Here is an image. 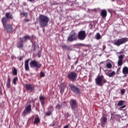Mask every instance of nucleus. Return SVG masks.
<instances>
[{
	"label": "nucleus",
	"instance_id": "obj_1",
	"mask_svg": "<svg viewBox=\"0 0 128 128\" xmlns=\"http://www.w3.org/2000/svg\"><path fill=\"white\" fill-rule=\"evenodd\" d=\"M38 20L40 28H43L48 26L49 22V18L47 16L40 14Z\"/></svg>",
	"mask_w": 128,
	"mask_h": 128
},
{
	"label": "nucleus",
	"instance_id": "obj_2",
	"mask_svg": "<svg viewBox=\"0 0 128 128\" xmlns=\"http://www.w3.org/2000/svg\"><path fill=\"white\" fill-rule=\"evenodd\" d=\"M69 86L71 90L76 95H80L82 94L80 89L74 84H70Z\"/></svg>",
	"mask_w": 128,
	"mask_h": 128
},
{
	"label": "nucleus",
	"instance_id": "obj_3",
	"mask_svg": "<svg viewBox=\"0 0 128 128\" xmlns=\"http://www.w3.org/2000/svg\"><path fill=\"white\" fill-rule=\"evenodd\" d=\"M96 84L100 86H102L104 84L106 83V79H104V76H98L96 78Z\"/></svg>",
	"mask_w": 128,
	"mask_h": 128
},
{
	"label": "nucleus",
	"instance_id": "obj_4",
	"mask_svg": "<svg viewBox=\"0 0 128 128\" xmlns=\"http://www.w3.org/2000/svg\"><path fill=\"white\" fill-rule=\"evenodd\" d=\"M30 68H35L36 70H38L41 68L42 65L41 64H38V62L36 60H32L30 62Z\"/></svg>",
	"mask_w": 128,
	"mask_h": 128
},
{
	"label": "nucleus",
	"instance_id": "obj_5",
	"mask_svg": "<svg viewBox=\"0 0 128 128\" xmlns=\"http://www.w3.org/2000/svg\"><path fill=\"white\" fill-rule=\"evenodd\" d=\"M77 40V36L76 32L74 30H72L70 35L68 38V41L69 42H73Z\"/></svg>",
	"mask_w": 128,
	"mask_h": 128
},
{
	"label": "nucleus",
	"instance_id": "obj_6",
	"mask_svg": "<svg viewBox=\"0 0 128 128\" xmlns=\"http://www.w3.org/2000/svg\"><path fill=\"white\" fill-rule=\"evenodd\" d=\"M128 42V38H120L114 41V45L116 46H120L122 44H123Z\"/></svg>",
	"mask_w": 128,
	"mask_h": 128
},
{
	"label": "nucleus",
	"instance_id": "obj_7",
	"mask_svg": "<svg viewBox=\"0 0 128 128\" xmlns=\"http://www.w3.org/2000/svg\"><path fill=\"white\" fill-rule=\"evenodd\" d=\"M78 74L74 72H71L68 74V78L72 82H74L76 80Z\"/></svg>",
	"mask_w": 128,
	"mask_h": 128
},
{
	"label": "nucleus",
	"instance_id": "obj_8",
	"mask_svg": "<svg viewBox=\"0 0 128 128\" xmlns=\"http://www.w3.org/2000/svg\"><path fill=\"white\" fill-rule=\"evenodd\" d=\"M86 38V34L85 30H80L78 34V39L80 40H84Z\"/></svg>",
	"mask_w": 128,
	"mask_h": 128
},
{
	"label": "nucleus",
	"instance_id": "obj_9",
	"mask_svg": "<svg viewBox=\"0 0 128 128\" xmlns=\"http://www.w3.org/2000/svg\"><path fill=\"white\" fill-rule=\"evenodd\" d=\"M4 30H6V32L8 34H12L13 32V28L10 24H6V25L4 26Z\"/></svg>",
	"mask_w": 128,
	"mask_h": 128
},
{
	"label": "nucleus",
	"instance_id": "obj_10",
	"mask_svg": "<svg viewBox=\"0 0 128 128\" xmlns=\"http://www.w3.org/2000/svg\"><path fill=\"white\" fill-rule=\"evenodd\" d=\"M70 106L72 110L75 111V109L78 106L76 100L72 99L70 101Z\"/></svg>",
	"mask_w": 128,
	"mask_h": 128
},
{
	"label": "nucleus",
	"instance_id": "obj_11",
	"mask_svg": "<svg viewBox=\"0 0 128 128\" xmlns=\"http://www.w3.org/2000/svg\"><path fill=\"white\" fill-rule=\"evenodd\" d=\"M32 106L30 104H28L25 108V110L23 112V114L26 115V114H29L30 113L32 110Z\"/></svg>",
	"mask_w": 128,
	"mask_h": 128
},
{
	"label": "nucleus",
	"instance_id": "obj_12",
	"mask_svg": "<svg viewBox=\"0 0 128 128\" xmlns=\"http://www.w3.org/2000/svg\"><path fill=\"white\" fill-rule=\"evenodd\" d=\"M26 88L28 90H30V92H32L34 90V86H32V84H26Z\"/></svg>",
	"mask_w": 128,
	"mask_h": 128
},
{
	"label": "nucleus",
	"instance_id": "obj_13",
	"mask_svg": "<svg viewBox=\"0 0 128 128\" xmlns=\"http://www.w3.org/2000/svg\"><path fill=\"white\" fill-rule=\"evenodd\" d=\"M100 15L102 19H106L108 15V12L106 10H102Z\"/></svg>",
	"mask_w": 128,
	"mask_h": 128
},
{
	"label": "nucleus",
	"instance_id": "obj_14",
	"mask_svg": "<svg viewBox=\"0 0 128 128\" xmlns=\"http://www.w3.org/2000/svg\"><path fill=\"white\" fill-rule=\"evenodd\" d=\"M125 101L124 100H120L118 103V106H120V108L121 109H123V108H126V106L124 104V105H123L124 104V103Z\"/></svg>",
	"mask_w": 128,
	"mask_h": 128
},
{
	"label": "nucleus",
	"instance_id": "obj_15",
	"mask_svg": "<svg viewBox=\"0 0 128 128\" xmlns=\"http://www.w3.org/2000/svg\"><path fill=\"white\" fill-rule=\"evenodd\" d=\"M107 122V118L106 116H102L101 118V125L104 126Z\"/></svg>",
	"mask_w": 128,
	"mask_h": 128
},
{
	"label": "nucleus",
	"instance_id": "obj_16",
	"mask_svg": "<svg viewBox=\"0 0 128 128\" xmlns=\"http://www.w3.org/2000/svg\"><path fill=\"white\" fill-rule=\"evenodd\" d=\"M30 59L26 60L24 62V68L26 71H30V68L28 66Z\"/></svg>",
	"mask_w": 128,
	"mask_h": 128
},
{
	"label": "nucleus",
	"instance_id": "obj_17",
	"mask_svg": "<svg viewBox=\"0 0 128 128\" xmlns=\"http://www.w3.org/2000/svg\"><path fill=\"white\" fill-rule=\"evenodd\" d=\"M62 48L63 50H69L72 51V49L68 46L66 44H64L62 46Z\"/></svg>",
	"mask_w": 128,
	"mask_h": 128
},
{
	"label": "nucleus",
	"instance_id": "obj_18",
	"mask_svg": "<svg viewBox=\"0 0 128 128\" xmlns=\"http://www.w3.org/2000/svg\"><path fill=\"white\" fill-rule=\"evenodd\" d=\"M6 18H7V20H13L14 17L12 14L10 12H6Z\"/></svg>",
	"mask_w": 128,
	"mask_h": 128
},
{
	"label": "nucleus",
	"instance_id": "obj_19",
	"mask_svg": "<svg viewBox=\"0 0 128 128\" xmlns=\"http://www.w3.org/2000/svg\"><path fill=\"white\" fill-rule=\"evenodd\" d=\"M20 41L18 44V48H23V43L24 40L22 38H20Z\"/></svg>",
	"mask_w": 128,
	"mask_h": 128
},
{
	"label": "nucleus",
	"instance_id": "obj_20",
	"mask_svg": "<svg viewBox=\"0 0 128 128\" xmlns=\"http://www.w3.org/2000/svg\"><path fill=\"white\" fill-rule=\"evenodd\" d=\"M8 22V19L7 18H6V17H3L2 18V24L3 25V26H5L6 25V22Z\"/></svg>",
	"mask_w": 128,
	"mask_h": 128
},
{
	"label": "nucleus",
	"instance_id": "obj_21",
	"mask_svg": "<svg viewBox=\"0 0 128 128\" xmlns=\"http://www.w3.org/2000/svg\"><path fill=\"white\" fill-rule=\"evenodd\" d=\"M10 82H11L10 78L8 76V78L7 82H6V86L8 88H10Z\"/></svg>",
	"mask_w": 128,
	"mask_h": 128
},
{
	"label": "nucleus",
	"instance_id": "obj_22",
	"mask_svg": "<svg viewBox=\"0 0 128 128\" xmlns=\"http://www.w3.org/2000/svg\"><path fill=\"white\" fill-rule=\"evenodd\" d=\"M40 122V118L38 116L36 117L34 120V124L38 125Z\"/></svg>",
	"mask_w": 128,
	"mask_h": 128
},
{
	"label": "nucleus",
	"instance_id": "obj_23",
	"mask_svg": "<svg viewBox=\"0 0 128 128\" xmlns=\"http://www.w3.org/2000/svg\"><path fill=\"white\" fill-rule=\"evenodd\" d=\"M122 72L124 74H128V67H124L123 68Z\"/></svg>",
	"mask_w": 128,
	"mask_h": 128
},
{
	"label": "nucleus",
	"instance_id": "obj_24",
	"mask_svg": "<svg viewBox=\"0 0 128 128\" xmlns=\"http://www.w3.org/2000/svg\"><path fill=\"white\" fill-rule=\"evenodd\" d=\"M106 75L110 78H113L116 75V72L114 71H112V72L107 74Z\"/></svg>",
	"mask_w": 128,
	"mask_h": 128
},
{
	"label": "nucleus",
	"instance_id": "obj_25",
	"mask_svg": "<svg viewBox=\"0 0 128 128\" xmlns=\"http://www.w3.org/2000/svg\"><path fill=\"white\" fill-rule=\"evenodd\" d=\"M24 42H26L27 40H30L31 38L30 36L26 35L24 36Z\"/></svg>",
	"mask_w": 128,
	"mask_h": 128
},
{
	"label": "nucleus",
	"instance_id": "obj_26",
	"mask_svg": "<svg viewBox=\"0 0 128 128\" xmlns=\"http://www.w3.org/2000/svg\"><path fill=\"white\" fill-rule=\"evenodd\" d=\"M96 38L97 40H100L101 38V36L99 33H97L96 36Z\"/></svg>",
	"mask_w": 128,
	"mask_h": 128
},
{
	"label": "nucleus",
	"instance_id": "obj_27",
	"mask_svg": "<svg viewBox=\"0 0 128 128\" xmlns=\"http://www.w3.org/2000/svg\"><path fill=\"white\" fill-rule=\"evenodd\" d=\"M77 46L78 47H81V46L86 47V45L84 44H82V43H78L77 44Z\"/></svg>",
	"mask_w": 128,
	"mask_h": 128
},
{
	"label": "nucleus",
	"instance_id": "obj_28",
	"mask_svg": "<svg viewBox=\"0 0 128 128\" xmlns=\"http://www.w3.org/2000/svg\"><path fill=\"white\" fill-rule=\"evenodd\" d=\"M124 54H121V55L119 56L118 60H123V58H124Z\"/></svg>",
	"mask_w": 128,
	"mask_h": 128
},
{
	"label": "nucleus",
	"instance_id": "obj_29",
	"mask_svg": "<svg viewBox=\"0 0 128 128\" xmlns=\"http://www.w3.org/2000/svg\"><path fill=\"white\" fill-rule=\"evenodd\" d=\"M18 80V78L17 77H16V78H14V80H13V84H14V85H16V81Z\"/></svg>",
	"mask_w": 128,
	"mask_h": 128
},
{
	"label": "nucleus",
	"instance_id": "obj_30",
	"mask_svg": "<svg viewBox=\"0 0 128 128\" xmlns=\"http://www.w3.org/2000/svg\"><path fill=\"white\" fill-rule=\"evenodd\" d=\"M123 64V60H118V66H122Z\"/></svg>",
	"mask_w": 128,
	"mask_h": 128
},
{
	"label": "nucleus",
	"instance_id": "obj_31",
	"mask_svg": "<svg viewBox=\"0 0 128 128\" xmlns=\"http://www.w3.org/2000/svg\"><path fill=\"white\" fill-rule=\"evenodd\" d=\"M13 74H14V76H16L17 75V70L16 68H14Z\"/></svg>",
	"mask_w": 128,
	"mask_h": 128
},
{
	"label": "nucleus",
	"instance_id": "obj_32",
	"mask_svg": "<svg viewBox=\"0 0 128 128\" xmlns=\"http://www.w3.org/2000/svg\"><path fill=\"white\" fill-rule=\"evenodd\" d=\"M106 67L108 68H112V64L110 63H108L107 64H106Z\"/></svg>",
	"mask_w": 128,
	"mask_h": 128
},
{
	"label": "nucleus",
	"instance_id": "obj_33",
	"mask_svg": "<svg viewBox=\"0 0 128 128\" xmlns=\"http://www.w3.org/2000/svg\"><path fill=\"white\" fill-rule=\"evenodd\" d=\"M46 98L43 96H40V102L44 101L45 100Z\"/></svg>",
	"mask_w": 128,
	"mask_h": 128
},
{
	"label": "nucleus",
	"instance_id": "obj_34",
	"mask_svg": "<svg viewBox=\"0 0 128 128\" xmlns=\"http://www.w3.org/2000/svg\"><path fill=\"white\" fill-rule=\"evenodd\" d=\"M44 76H45L44 73V72H40V76L41 78H44Z\"/></svg>",
	"mask_w": 128,
	"mask_h": 128
},
{
	"label": "nucleus",
	"instance_id": "obj_35",
	"mask_svg": "<svg viewBox=\"0 0 128 128\" xmlns=\"http://www.w3.org/2000/svg\"><path fill=\"white\" fill-rule=\"evenodd\" d=\"M56 108L59 110L61 108V106H60V104H58L56 106Z\"/></svg>",
	"mask_w": 128,
	"mask_h": 128
},
{
	"label": "nucleus",
	"instance_id": "obj_36",
	"mask_svg": "<svg viewBox=\"0 0 128 128\" xmlns=\"http://www.w3.org/2000/svg\"><path fill=\"white\" fill-rule=\"evenodd\" d=\"M22 15L24 16V17H26V18H27L28 16V14L27 12H22Z\"/></svg>",
	"mask_w": 128,
	"mask_h": 128
},
{
	"label": "nucleus",
	"instance_id": "obj_37",
	"mask_svg": "<svg viewBox=\"0 0 128 128\" xmlns=\"http://www.w3.org/2000/svg\"><path fill=\"white\" fill-rule=\"evenodd\" d=\"M125 93H126V90L124 89H122L121 90V94L124 95Z\"/></svg>",
	"mask_w": 128,
	"mask_h": 128
},
{
	"label": "nucleus",
	"instance_id": "obj_38",
	"mask_svg": "<svg viewBox=\"0 0 128 128\" xmlns=\"http://www.w3.org/2000/svg\"><path fill=\"white\" fill-rule=\"evenodd\" d=\"M51 114V112H46V115L48 116H50Z\"/></svg>",
	"mask_w": 128,
	"mask_h": 128
},
{
	"label": "nucleus",
	"instance_id": "obj_39",
	"mask_svg": "<svg viewBox=\"0 0 128 128\" xmlns=\"http://www.w3.org/2000/svg\"><path fill=\"white\" fill-rule=\"evenodd\" d=\"M38 48V46L36 44H34V51H36V48Z\"/></svg>",
	"mask_w": 128,
	"mask_h": 128
},
{
	"label": "nucleus",
	"instance_id": "obj_40",
	"mask_svg": "<svg viewBox=\"0 0 128 128\" xmlns=\"http://www.w3.org/2000/svg\"><path fill=\"white\" fill-rule=\"evenodd\" d=\"M38 58H40L41 57V52H38Z\"/></svg>",
	"mask_w": 128,
	"mask_h": 128
},
{
	"label": "nucleus",
	"instance_id": "obj_41",
	"mask_svg": "<svg viewBox=\"0 0 128 128\" xmlns=\"http://www.w3.org/2000/svg\"><path fill=\"white\" fill-rule=\"evenodd\" d=\"M60 93H62V94H63L64 92V90L62 89V88H60Z\"/></svg>",
	"mask_w": 128,
	"mask_h": 128
},
{
	"label": "nucleus",
	"instance_id": "obj_42",
	"mask_svg": "<svg viewBox=\"0 0 128 128\" xmlns=\"http://www.w3.org/2000/svg\"><path fill=\"white\" fill-rule=\"evenodd\" d=\"M50 110H52V112L54 111V108H53V107H52V106H50Z\"/></svg>",
	"mask_w": 128,
	"mask_h": 128
},
{
	"label": "nucleus",
	"instance_id": "obj_43",
	"mask_svg": "<svg viewBox=\"0 0 128 128\" xmlns=\"http://www.w3.org/2000/svg\"><path fill=\"white\" fill-rule=\"evenodd\" d=\"M117 54H123L124 52L122 51H120V52H117Z\"/></svg>",
	"mask_w": 128,
	"mask_h": 128
},
{
	"label": "nucleus",
	"instance_id": "obj_44",
	"mask_svg": "<svg viewBox=\"0 0 128 128\" xmlns=\"http://www.w3.org/2000/svg\"><path fill=\"white\" fill-rule=\"evenodd\" d=\"M64 128H69V124H66Z\"/></svg>",
	"mask_w": 128,
	"mask_h": 128
},
{
	"label": "nucleus",
	"instance_id": "obj_45",
	"mask_svg": "<svg viewBox=\"0 0 128 128\" xmlns=\"http://www.w3.org/2000/svg\"><path fill=\"white\" fill-rule=\"evenodd\" d=\"M41 104H42V105L43 106L44 104V100H42Z\"/></svg>",
	"mask_w": 128,
	"mask_h": 128
},
{
	"label": "nucleus",
	"instance_id": "obj_46",
	"mask_svg": "<svg viewBox=\"0 0 128 128\" xmlns=\"http://www.w3.org/2000/svg\"><path fill=\"white\" fill-rule=\"evenodd\" d=\"M106 48V46L105 45L103 46V50H104Z\"/></svg>",
	"mask_w": 128,
	"mask_h": 128
},
{
	"label": "nucleus",
	"instance_id": "obj_47",
	"mask_svg": "<svg viewBox=\"0 0 128 128\" xmlns=\"http://www.w3.org/2000/svg\"><path fill=\"white\" fill-rule=\"evenodd\" d=\"M68 58L69 60H71V58H70V55L68 56Z\"/></svg>",
	"mask_w": 128,
	"mask_h": 128
},
{
	"label": "nucleus",
	"instance_id": "obj_48",
	"mask_svg": "<svg viewBox=\"0 0 128 128\" xmlns=\"http://www.w3.org/2000/svg\"><path fill=\"white\" fill-rule=\"evenodd\" d=\"M22 60V57H20V58H19V60L20 61H21Z\"/></svg>",
	"mask_w": 128,
	"mask_h": 128
},
{
	"label": "nucleus",
	"instance_id": "obj_49",
	"mask_svg": "<svg viewBox=\"0 0 128 128\" xmlns=\"http://www.w3.org/2000/svg\"><path fill=\"white\" fill-rule=\"evenodd\" d=\"M78 63V60H77L76 62V64H77Z\"/></svg>",
	"mask_w": 128,
	"mask_h": 128
},
{
	"label": "nucleus",
	"instance_id": "obj_50",
	"mask_svg": "<svg viewBox=\"0 0 128 128\" xmlns=\"http://www.w3.org/2000/svg\"><path fill=\"white\" fill-rule=\"evenodd\" d=\"M29 21H30V20H29L28 19L26 20V22H28Z\"/></svg>",
	"mask_w": 128,
	"mask_h": 128
},
{
	"label": "nucleus",
	"instance_id": "obj_51",
	"mask_svg": "<svg viewBox=\"0 0 128 128\" xmlns=\"http://www.w3.org/2000/svg\"><path fill=\"white\" fill-rule=\"evenodd\" d=\"M116 116H120V114H116Z\"/></svg>",
	"mask_w": 128,
	"mask_h": 128
},
{
	"label": "nucleus",
	"instance_id": "obj_52",
	"mask_svg": "<svg viewBox=\"0 0 128 128\" xmlns=\"http://www.w3.org/2000/svg\"><path fill=\"white\" fill-rule=\"evenodd\" d=\"M30 2H33L34 0H29Z\"/></svg>",
	"mask_w": 128,
	"mask_h": 128
},
{
	"label": "nucleus",
	"instance_id": "obj_53",
	"mask_svg": "<svg viewBox=\"0 0 128 128\" xmlns=\"http://www.w3.org/2000/svg\"><path fill=\"white\" fill-rule=\"evenodd\" d=\"M114 116V114H112V116Z\"/></svg>",
	"mask_w": 128,
	"mask_h": 128
},
{
	"label": "nucleus",
	"instance_id": "obj_54",
	"mask_svg": "<svg viewBox=\"0 0 128 128\" xmlns=\"http://www.w3.org/2000/svg\"><path fill=\"white\" fill-rule=\"evenodd\" d=\"M43 31L44 32V29H43Z\"/></svg>",
	"mask_w": 128,
	"mask_h": 128
},
{
	"label": "nucleus",
	"instance_id": "obj_55",
	"mask_svg": "<svg viewBox=\"0 0 128 128\" xmlns=\"http://www.w3.org/2000/svg\"><path fill=\"white\" fill-rule=\"evenodd\" d=\"M120 70V68H118V70Z\"/></svg>",
	"mask_w": 128,
	"mask_h": 128
}]
</instances>
